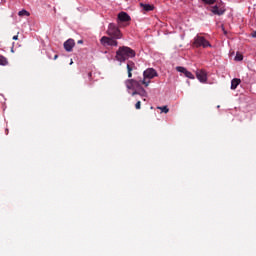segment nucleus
Here are the masks:
<instances>
[{
    "mask_svg": "<svg viewBox=\"0 0 256 256\" xmlns=\"http://www.w3.org/2000/svg\"><path fill=\"white\" fill-rule=\"evenodd\" d=\"M136 53L135 50L127 47V46H122L119 47V49L116 51V60L119 61L120 63H123L127 61V59H132L135 57Z\"/></svg>",
    "mask_w": 256,
    "mask_h": 256,
    "instance_id": "f257e3e1",
    "label": "nucleus"
},
{
    "mask_svg": "<svg viewBox=\"0 0 256 256\" xmlns=\"http://www.w3.org/2000/svg\"><path fill=\"white\" fill-rule=\"evenodd\" d=\"M157 70L153 68H148L143 72V80H142V85L144 87H149L151 83V79H155L157 77Z\"/></svg>",
    "mask_w": 256,
    "mask_h": 256,
    "instance_id": "f03ea898",
    "label": "nucleus"
},
{
    "mask_svg": "<svg viewBox=\"0 0 256 256\" xmlns=\"http://www.w3.org/2000/svg\"><path fill=\"white\" fill-rule=\"evenodd\" d=\"M193 47H196L197 49H199V47H202L203 49H207V47H211V43H209V41L207 39H205V37L197 34L194 39H193V43H192Z\"/></svg>",
    "mask_w": 256,
    "mask_h": 256,
    "instance_id": "7ed1b4c3",
    "label": "nucleus"
},
{
    "mask_svg": "<svg viewBox=\"0 0 256 256\" xmlns=\"http://www.w3.org/2000/svg\"><path fill=\"white\" fill-rule=\"evenodd\" d=\"M106 35H108V37H112V39H121L122 37L121 30H119V27L113 23L108 25Z\"/></svg>",
    "mask_w": 256,
    "mask_h": 256,
    "instance_id": "20e7f679",
    "label": "nucleus"
},
{
    "mask_svg": "<svg viewBox=\"0 0 256 256\" xmlns=\"http://www.w3.org/2000/svg\"><path fill=\"white\" fill-rule=\"evenodd\" d=\"M125 85L128 91H139L143 87V82L142 80L127 79Z\"/></svg>",
    "mask_w": 256,
    "mask_h": 256,
    "instance_id": "39448f33",
    "label": "nucleus"
},
{
    "mask_svg": "<svg viewBox=\"0 0 256 256\" xmlns=\"http://www.w3.org/2000/svg\"><path fill=\"white\" fill-rule=\"evenodd\" d=\"M216 4L214 6L211 7V12L214 15H224L225 14V4L221 1V0H216L215 2Z\"/></svg>",
    "mask_w": 256,
    "mask_h": 256,
    "instance_id": "423d86ee",
    "label": "nucleus"
},
{
    "mask_svg": "<svg viewBox=\"0 0 256 256\" xmlns=\"http://www.w3.org/2000/svg\"><path fill=\"white\" fill-rule=\"evenodd\" d=\"M196 77L200 83H207V72L205 70H197Z\"/></svg>",
    "mask_w": 256,
    "mask_h": 256,
    "instance_id": "0eeeda50",
    "label": "nucleus"
},
{
    "mask_svg": "<svg viewBox=\"0 0 256 256\" xmlns=\"http://www.w3.org/2000/svg\"><path fill=\"white\" fill-rule=\"evenodd\" d=\"M73 47H75V40L68 39L67 41L64 42V49L68 53H71V51H73Z\"/></svg>",
    "mask_w": 256,
    "mask_h": 256,
    "instance_id": "6e6552de",
    "label": "nucleus"
},
{
    "mask_svg": "<svg viewBox=\"0 0 256 256\" xmlns=\"http://www.w3.org/2000/svg\"><path fill=\"white\" fill-rule=\"evenodd\" d=\"M134 69H137V67L135 66V62H133V61H128V62H127V71H128V77H129V79H131V78L133 77L132 71H133Z\"/></svg>",
    "mask_w": 256,
    "mask_h": 256,
    "instance_id": "1a4fd4ad",
    "label": "nucleus"
},
{
    "mask_svg": "<svg viewBox=\"0 0 256 256\" xmlns=\"http://www.w3.org/2000/svg\"><path fill=\"white\" fill-rule=\"evenodd\" d=\"M131 95L132 97H135V95H140V97H147V91L145 88H143V86H141L139 90L133 91Z\"/></svg>",
    "mask_w": 256,
    "mask_h": 256,
    "instance_id": "9d476101",
    "label": "nucleus"
},
{
    "mask_svg": "<svg viewBox=\"0 0 256 256\" xmlns=\"http://www.w3.org/2000/svg\"><path fill=\"white\" fill-rule=\"evenodd\" d=\"M118 19L119 21H122L123 23H125L127 21H131V16H129V14H127L126 12H120L118 14Z\"/></svg>",
    "mask_w": 256,
    "mask_h": 256,
    "instance_id": "9b49d317",
    "label": "nucleus"
},
{
    "mask_svg": "<svg viewBox=\"0 0 256 256\" xmlns=\"http://www.w3.org/2000/svg\"><path fill=\"white\" fill-rule=\"evenodd\" d=\"M240 84H241V79H239V78L232 79V81H231V89L232 90L237 89V87H239Z\"/></svg>",
    "mask_w": 256,
    "mask_h": 256,
    "instance_id": "f8f14e48",
    "label": "nucleus"
},
{
    "mask_svg": "<svg viewBox=\"0 0 256 256\" xmlns=\"http://www.w3.org/2000/svg\"><path fill=\"white\" fill-rule=\"evenodd\" d=\"M110 40H111V37L103 36L100 39V43L101 45H103V47H107V46L109 47Z\"/></svg>",
    "mask_w": 256,
    "mask_h": 256,
    "instance_id": "ddd939ff",
    "label": "nucleus"
},
{
    "mask_svg": "<svg viewBox=\"0 0 256 256\" xmlns=\"http://www.w3.org/2000/svg\"><path fill=\"white\" fill-rule=\"evenodd\" d=\"M140 7H142L143 11L149 12V11H153V9H155V6L151 5V4H140Z\"/></svg>",
    "mask_w": 256,
    "mask_h": 256,
    "instance_id": "4468645a",
    "label": "nucleus"
},
{
    "mask_svg": "<svg viewBox=\"0 0 256 256\" xmlns=\"http://www.w3.org/2000/svg\"><path fill=\"white\" fill-rule=\"evenodd\" d=\"M117 45H119V42H117V40H115V38L110 37V42L108 47H117Z\"/></svg>",
    "mask_w": 256,
    "mask_h": 256,
    "instance_id": "2eb2a0df",
    "label": "nucleus"
},
{
    "mask_svg": "<svg viewBox=\"0 0 256 256\" xmlns=\"http://www.w3.org/2000/svg\"><path fill=\"white\" fill-rule=\"evenodd\" d=\"M19 17H29V15H31L27 10H21L18 13Z\"/></svg>",
    "mask_w": 256,
    "mask_h": 256,
    "instance_id": "dca6fc26",
    "label": "nucleus"
},
{
    "mask_svg": "<svg viewBox=\"0 0 256 256\" xmlns=\"http://www.w3.org/2000/svg\"><path fill=\"white\" fill-rule=\"evenodd\" d=\"M0 65H9V61H7V58H5L4 56H0Z\"/></svg>",
    "mask_w": 256,
    "mask_h": 256,
    "instance_id": "f3484780",
    "label": "nucleus"
},
{
    "mask_svg": "<svg viewBox=\"0 0 256 256\" xmlns=\"http://www.w3.org/2000/svg\"><path fill=\"white\" fill-rule=\"evenodd\" d=\"M157 109H159L162 113H169V108L167 106H158Z\"/></svg>",
    "mask_w": 256,
    "mask_h": 256,
    "instance_id": "a211bd4d",
    "label": "nucleus"
},
{
    "mask_svg": "<svg viewBox=\"0 0 256 256\" xmlns=\"http://www.w3.org/2000/svg\"><path fill=\"white\" fill-rule=\"evenodd\" d=\"M176 71H178L179 73H184V75H185V73L187 72V68L182 67V66H177Z\"/></svg>",
    "mask_w": 256,
    "mask_h": 256,
    "instance_id": "6ab92c4d",
    "label": "nucleus"
},
{
    "mask_svg": "<svg viewBox=\"0 0 256 256\" xmlns=\"http://www.w3.org/2000/svg\"><path fill=\"white\" fill-rule=\"evenodd\" d=\"M185 77H187L188 79H195V75H193V73H191L190 71L186 70V73L184 74Z\"/></svg>",
    "mask_w": 256,
    "mask_h": 256,
    "instance_id": "aec40b11",
    "label": "nucleus"
},
{
    "mask_svg": "<svg viewBox=\"0 0 256 256\" xmlns=\"http://www.w3.org/2000/svg\"><path fill=\"white\" fill-rule=\"evenodd\" d=\"M203 3H206V5H213L214 3H216L217 0H202Z\"/></svg>",
    "mask_w": 256,
    "mask_h": 256,
    "instance_id": "412c9836",
    "label": "nucleus"
},
{
    "mask_svg": "<svg viewBox=\"0 0 256 256\" xmlns=\"http://www.w3.org/2000/svg\"><path fill=\"white\" fill-rule=\"evenodd\" d=\"M235 61H243V56L240 53H237L235 56Z\"/></svg>",
    "mask_w": 256,
    "mask_h": 256,
    "instance_id": "4be33fe9",
    "label": "nucleus"
},
{
    "mask_svg": "<svg viewBox=\"0 0 256 256\" xmlns=\"http://www.w3.org/2000/svg\"><path fill=\"white\" fill-rule=\"evenodd\" d=\"M135 109H141V101H138V102L135 104Z\"/></svg>",
    "mask_w": 256,
    "mask_h": 256,
    "instance_id": "5701e85b",
    "label": "nucleus"
},
{
    "mask_svg": "<svg viewBox=\"0 0 256 256\" xmlns=\"http://www.w3.org/2000/svg\"><path fill=\"white\" fill-rule=\"evenodd\" d=\"M251 37H254V38L256 39V31H253V32L251 33Z\"/></svg>",
    "mask_w": 256,
    "mask_h": 256,
    "instance_id": "b1692460",
    "label": "nucleus"
},
{
    "mask_svg": "<svg viewBox=\"0 0 256 256\" xmlns=\"http://www.w3.org/2000/svg\"><path fill=\"white\" fill-rule=\"evenodd\" d=\"M14 41H17V39H19V36L18 35H15V36H13V38H12Z\"/></svg>",
    "mask_w": 256,
    "mask_h": 256,
    "instance_id": "393cba45",
    "label": "nucleus"
},
{
    "mask_svg": "<svg viewBox=\"0 0 256 256\" xmlns=\"http://www.w3.org/2000/svg\"><path fill=\"white\" fill-rule=\"evenodd\" d=\"M88 77H89V79H91V77H93V73L89 72Z\"/></svg>",
    "mask_w": 256,
    "mask_h": 256,
    "instance_id": "a878e982",
    "label": "nucleus"
},
{
    "mask_svg": "<svg viewBox=\"0 0 256 256\" xmlns=\"http://www.w3.org/2000/svg\"><path fill=\"white\" fill-rule=\"evenodd\" d=\"M56 59H59V55L57 54L54 56V61H56Z\"/></svg>",
    "mask_w": 256,
    "mask_h": 256,
    "instance_id": "bb28decb",
    "label": "nucleus"
},
{
    "mask_svg": "<svg viewBox=\"0 0 256 256\" xmlns=\"http://www.w3.org/2000/svg\"><path fill=\"white\" fill-rule=\"evenodd\" d=\"M78 44H83V40H78Z\"/></svg>",
    "mask_w": 256,
    "mask_h": 256,
    "instance_id": "cd10ccee",
    "label": "nucleus"
},
{
    "mask_svg": "<svg viewBox=\"0 0 256 256\" xmlns=\"http://www.w3.org/2000/svg\"><path fill=\"white\" fill-rule=\"evenodd\" d=\"M73 63V60L70 61V65Z\"/></svg>",
    "mask_w": 256,
    "mask_h": 256,
    "instance_id": "c85d7f7f",
    "label": "nucleus"
}]
</instances>
